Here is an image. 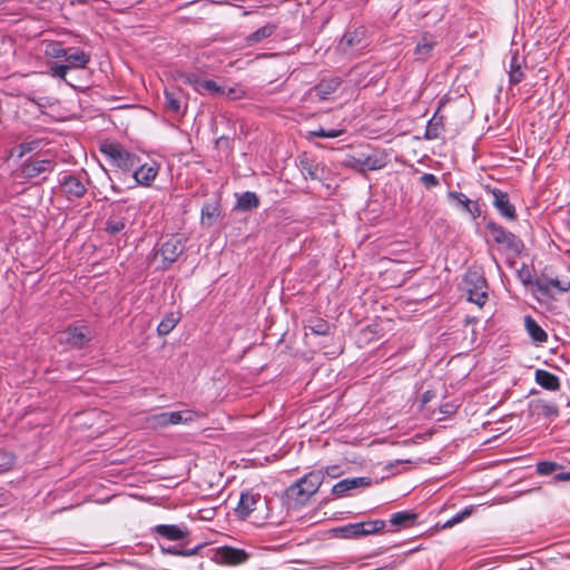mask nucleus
Returning a JSON list of instances; mask_svg holds the SVG:
<instances>
[{
    "label": "nucleus",
    "mask_w": 570,
    "mask_h": 570,
    "mask_svg": "<svg viewBox=\"0 0 570 570\" xmlns=\"http://www.w3.org/2000/svg\"><path fill=\"white\" fill-rule=\"evenodd\" d=\"M68 49L63 48L60 43L49 45L46 53L52 58H63L67 56Z\"/></svg>",
    "instance_id": "nucleus-38"
},
{
    "label": "nucleus",
    "mask_w": 570,
    "mask_h": 570,
    "mask_svg": "<svg viewBox=\"0 0 570 570\" xmlns=\"http://www.w3.org/2000/svg\"><path fill=\"white\" fill-rule=\"evenodd\" d=\"M125 222L122 219H109L106 224V232L110 235H116L125 228Z\"/></svg>",
    "instance_id": "nucleus-39"
},
{
    "label": "nucleus",
    "mask_w": 570,
    "mask_h": 570,
    "mask_svg": "<svg viewBox=\"0 0 570 570\" xmlns=\"http://www.w3.org/2000/svg\"><path fill=\"white\" fill-rule=\"evenodd\" d=\"M464 283L466 286L469 301L476 304L480 307L483 306L488 298V294L485 292V288H487L485 278L475 272L468 273L464 278Z\"/></svg>",
    "instance_id": "nucleus-6"
},
{
    "label": "nucleus",
    "mask_w": 570,
    "mask_h": 570,
    "mask_svg": "<svg viewBox=\"0 0 570 570\" xmlns=\"http://www.w3.org/2000/svg\"><path fill=\"white\" fill-rule=\"evenodd\" d=\"M324 481V472L321 470L312 471L302 479L293 483L287 489V495L299 502H305L314 495Z\"/></svg>",
    "instance_id": "nucleus-2"
},
{
    "label": "nucleus",
    "mask_w": 570,
    "mask_h": 570,
    "mask_svg": "<svg viewBox=\"0 0 570 570\" xmlns=\"http://www.w3.org/2000/svg\"><path fill=\"white\" fill-rule=\"evenodd\" d=\"M448 198L451 200H455L459 206L462 207V209L466 213H469L473 219L480 217L481 215V207L478 202L471 200L460 191H449Z\"/></svg>",
    "instance_id": "nucleus-16"
},
{
    "label": "nucleus",
    "mask_w": 570,
    "mask_h": 570,
    "mask_svg": "<svg viewBox=\"0 0 570 570\" xmlns=\"http://www.w3.org/2000/svg\"><path fill=\"white\" fill-rule=\"evenodd\" d=\"M65 341L75 348L83 347L91 338V331L85 326H69L65 332Z\"/></svg>",
    "instance_id": "nucleus-11"
},
{
    "label": "nucleus",
    "mask_w": 570,
    "mask_h": 570,
    "mask_svg": "<svg viewBox=\"0 0 570 570\" xmlns=\"http://www.w3.org/2000/svg\"><path fill=\"white\" fill-rule=\"evenodd\" d=\"M341 86L340 78L323 79L318 85L314 87L315 95L321 100H326L333 92H335Z\"/></svg>",
    "instance_id": "nucleus-22"
},
{
    "label": "nucleus",
    "mask_w": 570,
    "mask_h": 570,
    "mask_svg": "<svg viewBox=\"0 0 570 570\" xmlns=\"http://www.w3.org/2000/svg\"><path fill=\"white\" fill-rule=\"evenodd\" d=\"M556 481H570V472H561L554 475Z\"/></svg>",
    "instance_id": "nucleus-52"
},
{
    "label": "nucleus",
    "mask_w": 570,
    "mask_h": 570,
    "mask_svg": "<svg viewBox=\"0 0 570 570\" xmlns=\"http://www.w3.org/2000/svg\"><path fill=\"white\" fill-rule=\"evenodd\" d=\"M100 151L107 157L110 164L124 173H129L139 166V156L127 150L119 142H104Z\"/></svg>",
    "instance_id": "nucleus-1"
},
{
    "label": "nucleus",
    "mask_w": 570,
    "mask_h": 570,
    "mask_svg": "<svg viewBox=\"0 0 570 570\" xmlns=\"http://www.w3.org/2000/svg\"><path fill=\"white\" fill-rule=\"evenodd\" d=\"M198 92L200 95H205L206 92H209L212 95H225L226 94L224 88L218 86L215 81L207 80V79H202Z\"/></svg>",
    "instance_id": "nucleus-31"
},
{
    "label": "nucleus",
    "mask_w": 570,
    "mask_h": 570,
    "mask_svg": "<svg viewBox=\"0 0 570 570\" xmlns=\"http://www.w3.org/2000/svg\"><path fill=\"white\" fill-rule=\"evenodd\" d=\"M435 46V41L423 37L422 41L419 42L415 47V56L417 59L425 60L430 57L433 48Z\"/></svg>",
    "instance_id": "nucleus-30"
},
{
    "label": "nucleus",
    "mask_w": 570,
    "mask_h": 570,
    "mask_svg": "<svg viewBox=\"0 0 570 570\" xmlns=\"http://www.w3.org/2000/svg\"><path fill=\"white\" fill-rule=\"evenodd\" d=\"M442 130H443V124L441 122V120H436L435 117H433L428 122L424 136L426 139H430V140L436 139L440 137Z\"/></svg>",
    "instance_id": "nucleus-32"
},
{
    "label": "nucleus",
    "mask_w": 570,
    "mask_h": 570,
    "mask_svg": "<svg viewBox=\"0 0 570 570\" xmlns=\"http://www.w3.org/2000/svg\"><path fill=\"white\" fill-rule=\"evenodd\" d=\"M420 183L428 189L436 187L440 184L439 178L433 174H423L420 177Z\"/></svg>",
    "instance_id": "nucleus-44"
},
{
    "label": "nucleus",
    "mask_w": 570,
    "mask_h": 570,
    "mask_svg": "<svg viewBox=\"0 0 570 570\" xmlns=\"http://www.w3.org/2000/svg\"><path fill=\"white\" fill-rule=\"evenodd\" d=\"M524 326L530 337L537 343H544L548 340V334L531 316L524 317Z\"/></svg>",
    "instance_id": "nucleus-25"
},
{
    "label": "nucleus",
    "mask_w": 570,
    "mask_h": 570,
    "mask_svg": "<svg viewBox=\"0 0 570 570\" xmlns=\"http://www.w3.org/2000/svg\"><path fill=\"white\" fill-rule=\"evenodd\" d=\"M154 532L170 541L184 540L189 534L185 527L176 524H158L154 528Z\"/></svg>",
    "instance_id": "nucleus-17"
},
{
    "label": "nucleus",
    "mask_w": 570,
    "mask_h": 570,
    "mask_svg": "<svg viewBox=\"0 0 570 570\" xmlns=\"http://www.w3.org/2000/svg\"><path fill=\"white\" fill-rule=\"evenodd\" d=\"M325 132L326 130L323 129V128H318L317 130H312L309 131V135L313 136V137H321V138H325Z\"/></svg>",
    "instance_id": "nucleus-53"
},
{
    "label": "nucleus",
    "mask_w": 570,
    "mask_h": 570,
    "mask_svg": "<svg viewBox=\"0 0 570 570\" xmlns=\"http://www.w3.org/2000/svg\"><path fill=\"white\" fill-rule=\"evenodd\" d=\"M180 79L185 85L191 86L197 92L199 89V85L202 79L195 73H183L180 75Z\"/></svg>",
    "instance_id": "nucleus-42"
},
{
    "label": "nucleus",
    "mask_w": 570,
    "mask_h": 570,
    "mask_svg": "<svg viewBox=\"0 0 570 570\" xmlns=\"http://www.w3.org/2000/svg\"><path fill=\"white\" fill-rule=\"evenodd\" d=\"M370 484L371 480L364 476L344 479L333 485L332 493L336 497H342L351 490L368 487Z\"/></svg>",
    "instance_id": "nucleus-15"
},
{
    "label": "nucleus",
    "mask_w": 570,
    "mask_h": 570,
    "mask_svg": "<svg viewBox=\"0 0 570 570\" xmlns=\"http://www.w3.org/2000/svg\"><path fill=\"white\" fill-rule=\"evenodd\" d=\"M160 550L164 554H169V556H180L181 557V550L180 549H177L175 547H163L160 546Z\"/></svg>",
    "instance_id": "nucleus-47"
},
{
    "label": "nucleus",
    "mask_w": 570,
    "mask_h": 570,
    "mask_svg": "<svg viewBox=\"0 0 570 570\" xmlns=\"http://www.w3.org/2000/svg\"><path fill=\"white\" fill-rule=\"evenodd\" d=\"M261 505H266V499L263 498L259 493L246 491L240 494V499L235 512L240 519L245 520Z\"/></svg>",
    "instance_id": "nucleus-9"
},
{
    "label": "nucleus",
    "mask_w": 570,
    "mask_h": 570,
    "mask_svg": "<svg viewBox=\"0 0 570 570\" xmlns=\"http://www.w3.org/2000/svg\"><path fill=\"white\" fill-rule=\"evenodd\" d=\"M343 132L344 130L342 129H328L325 132V138H336L340 137Z\"/></svg>",
    "instance_id": "nucleus-51"
},
{
    "label": "nucleus",
    "mask_w": 570,
    "mask_h": 570,
    "mask_svg": "<svg viewBox=\"0 0 570 570\" xmlns=\"http://www.w3.org/2000/svg\"><path fill=\"white\" fill-rule=\"evenodd\" d=\"M235 90L234 89H229L228 92H227V96H232L234 95Z\"/></svg>",
    "instance_id": "nucleus-57"
},
{
    "label": "nucleus",
    "mask_w": 570,
    "mask_h": 570,
    "mask_svg": "<svg viewBox=\"0 0 570 570\" xmlns=\"http://www.w3.org/2000/svg\"><path fill=\"white\" fill-rule=\"evenodd\" d=\"M167 415H168V422H169V425L171 424H179L181 422H187L188 419H184L183 417V413L181 412H167Z\"/></svg>",
    "instance_id": "nucleus-46"
},
{
    "label": "nucleus",
    "mask_w": 570,
    "mask_h": 570,
    "mask_svg": "<svg viewBox=\"0 0 570 570\" xmlns=\"http://www.w3.org/2000/svg\"><path fill=\"white\" fill-rule=\"evenodd\" d=\"M523 65H524V58L519 55L518 51H514L510 59L509 65V82L511 85H518L523 80L524 73H523Z\"/></svg>",
    "instance_id": "nucleus-18"
},
{
    "label": "nucleus",
    "mask_w": 570,
    "mask_h": 570,
    "mask_svg": "<svg viewBox=\"0 0 570 570\" xmlns=\"http://www.w3.org/2000/svg\"><path fill=\"white\" fill-rule=\"evenodd\" d=\"M68 68L65 66V65H55V66H51L50 68V73L52 77H57V78H60L62 79L63 81H66V83L72 86L66 78L67 76V72H68Z\"/></svg>",
    "instance_id": "nucleus-43"
},
{
    "label": "nucleus",
    "mask_w": 570,
    "mask_h": 570,
    "mask_svg": "<svg viewBox=\"0 0 570 570\" xmlns=\"http://www.w3.org/2000/svg\"><path fill=\"white\" fill-rule=\"evenodd\" d=\"M540 412L544 416H558L559 409L558 405L553 402H543L540 404Z\"/></svg>",
    "instance_id": "nucleus-41"
},
{
    "label": "nucleus",
    "mask_w": 570,
    "mask_h": 570,
    "mask_svg": "<svg viewBox=\"0 0 570 570\" xmlns=\"http://www.w3.org/2000/svg\"><path fill=\"white\" fill-rule=\"evenodd\" d=\"M203 548V544H199L191 549L181 550V557H191L199 552V550Z\"/></svg>",
    "instance_id": "nucleus-49"
},
{
    "label": "nucleus",
    "mask_w": 570,
    "mask_h": 570,
    "mask_svg": "<svg viewBox=\"0 0 570 570\" xmlns=\"http://www.w3.org/2000/svg\"><path fill=\"white\" fill-rule=\"evenodd\" d=\"M385 521L371 520L357 523H350L344 527L334 529L336 535L344 539H357L364 535L374 534L383 530Z\"/></svg>",
    "instance_id": "nucleus-5"
},
{
    "label": "nucleus",
    "mask_w": 570,
    "mask_h": 570,
    "mask_svg": "<svg viewBox=\"0 0 570 570\" xmlns=\"http://www.w3.org/2000/svg\"><path fill=\"white\" fill-rule=\"evenodd\" d=\"M309 330L312 333L317 335H326L330 331V325L327 322L323 320H317L313 324L309 325Z\"/></svg>",
    "instance_id": "nucleus-40"
},
{
    "label": "nucleus",
    "mask_w": 570,
    "mask_h": 570,
    "mask_svg": "<svg viewBox=\"0 0 570 570\" xmlns=\"http://www.w3.org/2000/svg\"><path fill=\"white\" fill-rule=\"evenodd\" d=\"M472 512V509L471 508H465L462 512H460V514L462 515V518H466L471 514Z\"/></svg>",
    "instance_id": "nucleus-54"
},
{
    "label": "nucleus",
    "mask_w": 570,
    "mask_h": 570,
    "mask_svg": "<svg viewBox=\"0 0 570 570\" xmlns=\"http://www.w3.org/2000/svg\"><path fill=\"white\" fill-rule=\"evenodd\" d=\"M361 42V39L357 37V33L353 32H346L338 45V48L343 52H347L348 49L353 48L354 46H357Z\"/></svg>",
    "instance_id": "nucleus-33"
},
{
    "label": "nucleus",
    "mask_w": 570,
    "mask_h": 570,
    "mask_svg": "<svg viewBox=\"0 0 570 570\" xmlns=\"http://www.w3.org/2000/svg\"><path fill=\"white\" fill-rule=\"evenodd\" d=\"M416 514L410 511H400L392 514L390 522L394 527H409L416 520Z\"/></svg>",
    "instance_id": "nucleus-26"
},
{
    "label": "nucleus",
    "mask_w": 570,
    "mask_h": 570,
    "mask_svg": "<svg viewBox=\"0 0 570 570\" xmlns=\"http://www.w3.org/2000/svg\"><path fill=\"white\" fill-rule=\"evenodd\" d=\"M299 167L305 178L321 179L323 168L315 160L304 156L299 160Z\"/></svg>",
    "instance_id": "nucleus-23"
},
{
    "label": "nucleus",
    "mask_w": 570,
    "mask_h": 570,
    "mask_svg": "<svg viewBox=\"0 0 570 570\" xmlns=\"http://www.w3.org/2000/svg\"><path fill=\"white\" fill-rule=\"evenodd\" d=\"M184 249L185 245L183 240L178 237H173L163 244L160 248V254L164 261L171 264L178 259V257L183 254Z\"/></svg>",
    "instance_id": "nucleus-14"
},
{
    "label": "nucleus",
    "mask_w": 570,
    "mask_h": 570,
    "mask_svg": "<svg viewBox=\"0 0 570 570\" xmlns=\"http://www.w3.org/2000/svg\"><path fill=\"white\" fill-rule=\"evenodd\" d=\"M560 468L559 464L551 461H541L537 464V472L540 475H550Z\"/></svg>",
    "instance_id": "nucleus-35"
},
{
    "label": "nucleus",
    "mask_w": 570,
    "mask_h": 570,
    "mask_svg": "<svg viewBox=\"0 0 570 570\" xmlns=\"http://www.w3.org/2000/svg\"><path fill=\"white\" fill-rule=\"evenodd\" d=\"M55 163L50 159L30 158L22 165V173L28 178H33L41 173L51 171Z\"/></svg>",
    "instance_id": "nucleus-12"
},
{
    "label": "nucleus",
    "mask_w": 570,
    "mask_h": 570,
    "mask_svg": "<svg viewBox=\"0 0 570 570\" xmlns=\"http://www.w3.org/2000/svg\"><path fill=\"white\" fill-rule=\"evenodd\" d=\"M132 171L135 181L140 186H150L158 174V167L155 164H142L139 159V166Z\"/></svg>",
    "instance_id": "nucleus-13"
},
{
    "label": "nucleus",
    "mask_w": 570,
    "mask_h": 570,
    "mask_svg": "<svg viewBox=\"0 0 570 570\" xmlns=\"http://www.w3.org/2000/svg\"><path fill=\"white\" fill-rule=\"evenodd\" d=\"M522 282L524 284H533L534 283V282L531 281L529 273L527 274V276H524V277L522 276Z\"/></svg>",
    "instance_id": "nucleus-55"
},
{
    "label": "nucleus",
    "mask_w": 570,
    "mask_h": 570,
    "mask_svg": "<svg viewBox=\"0 0 570 570\" xmlns=\"http://www.w3.org/2000/svg\"><path fill=\"white\" fill-rule=\"evenodd\" d=\"M533 286L542 295L550 296L554 293L562 294L570 291V279L559 276L549 277L548 275L542 274L534 281Z\"/></svg>",
    "instance_id": "nucleus-8"
},
{
    "label": "nucleus",
    "mask_w": 570,
    "mask_h": 570,
    "mask_svg": "<svg viewBox=\"0 0 570 570\" xmlns=\"http://www.w3.org/2000/svg\"><path fill=\"white\" fill-rule=\"evenodd\" d=\"M489 191L493 197V206L500 215L509 220H514L517 218V210L514 205L510 203L508 194L498 188L489 189Z\"/></svg>",
    "instance_id": "nucleus-10"
},
{
    "label": "nucleus",
    "mask_w": 570,
    "mask_h": 570,
    "mask_svg": "<svg viewBox=\"0 0 570 570\" xmlns=\"http://www.w3.org/2000/svg\"><path fill=\"white\" fill-rule=\"evenodd\" d=\"M39 146L38 140L26 141L19 145V157H23L26 154L33 151Z\"/></svg>",
    "instance_id": "nucleus-45"
},
{
    "label": "nucleus",
    "mask_w": 570,
    "mask_h": 570,
    "mask_svg": "<svg viewBox=\"0 0 570 570\" xmlns=\"http://www.w3.org/2000/svg\"><path fill=\"white\" fill-rule=\"evenodd\" d=\"M61 186L69 198H80L86 193V186L76 176H65L61 180Z\"/></svg>",
    "instance_id": "nucleus-19"
},
{
    "label": "nucleus",
    "mask_w": 570,
    "mask_h": 570,
    "mask_svg": "<svg viewBox=\"0 0 570 570\" xmlns=\"http://www.w3.org/2000/svg\"><path fill=\"white\" fill-rule=\"evenodd\" d=\"M325 473L331 478H338L341 475V470L340 466L332 465L326 468Z\"/></svg>",
    "instance_id": "nucleus-48"
},
{
    "label": "nucleus",
    "mask_w": 570,
    "mask_h": 570,
    "mask_svg": "<svg viewBox=\"0 0 570 570\" xmlns=\"http://www.w3.org/2000/svg\"><path fill=\"white\" fill-rule=\"evenodd\" d=\"M217 208L212 204H205L202 208V223L212 225L214 217L216 216Z\"/></svg>",
    "instance_id": "nucleus-36"
},
{
    "label": "nucleus",
    "mask_w": 570,
    "mask_h": 570,
    "mask_svg": "<svg viewBox=\"0 0 570 570\" xmlns=\"http://www.w3.org/2000/svg\"><path fill=\"white\" fill-rule=\"evenodd\" d=\"M249 554L244 550L230 546L218 547L213 556V561L223 566H239L245 563Z\"/></svg>",
    "instance_id": "nucleus-7"
},
{
    "label": "nucleus",
    "mask_w": 570,
    "mask_h": 570,
    "mask_svg": "<svg viewBox=\"0 0 570 570\" xmlns=\"http://www.w3.org/2000/svg\"><path fill=\"white\" fill-rule=\"evenodd\" d=\"M14 456L6 451H0V473H3L12 468Z\"/></svg>",
    "instance_id": "nucleus-37"
},
{
    "label": "nucleus",
    "mask_w": 570,
    "mask_h": 570,
    "mask_svg": "<svg viewBox=\"0 0 570 570\" xmlns=\"http://www.w3.org/2000/svg\"><path fill=\"white\" fill-rule=\"evenodd\" d=\"M430 397H431L430 392H429V391H428V392H425V393L423 394V399H422L423 403L429 402V401H430Z\"/></svg>",
    "instance_id": "nucleus-56"
},
{
    "label": "nucleus",
    "mask_w": 570,
    "mask_h": 570,
    "mask_svg": "<svg viewBox=\"0 0 570 570\" xmlns=\"http://www.w3.org/2000/svg\"><path fill=\"white\" fill-rule=\"evenodd\" d=\"M8 0H0V6L7 2Z\"/></svg>",
    "instance_id": "nucleus-58"
},
{
    "label": "nucleus",
    "mask_w": 570,
    "mask_h": 570,
    "mask_svg": "<svg viewBox=\"0 0 570 570\" xmlns=\"http://www.w3.org/2000/svg\"><path fill=\"white\" fill-rule=\"evenodd\" d=\"M386 156L381 151L347 156L343 161L345 167L358 173L381 169L386 166Z\"/></svg>",
    "instance_id": "nucleus-4"
},
{
    "label": "nucleus",
    "mask_w": 570,
    "mask_h": 570,
    "mask_svg": "<svg viewBox=\"0 0 570 570\" xmlns=\"http://www.w3.org/2000/svg\"><path fill=\"white\" fill-rule=\"evenodd\" d=\"M259 205V199L255 193L252 191H245L242 194V196L238 198L237 207L240 210H250L254 208H257Z\"/></svg>",
    "instance_id": "nucleus-27"
},
{
    "label": "nucleus",
    "mask_w": 570,
    "mask_h": 570,
    "mask_svg": "<svg viewBox=\"0 0 570 570\" xmlns=\"http://www.w3.org/2000/svg\"><path fill=\"white\" fill-rule=\"evenodd\" d=\"M464 520L460 513H456L454 517H452L450 520H448L444 524V528L453 527L454 524L461 522Z\"/></svg>",
    "instance_id": "nucleus-50"
},
{
    "label": "nucleus",
    "mask_w": 570,
    "mask_h": 570,
    "mask_svg": "<svg viewBox=\"0 0 570 570\" xmlns=\"http://www.w3.org/2000/svg\"><path fill=\"white\" fill-rule=\"evenodd\" d=\"M66 63H63L68 70L70 69H79L86 68V66L90 61V55L85 52L83 50H75L71 51L68 49L67 56L65 57Z\"/></svg>",
    "instance_id": "nucleus-20"
},
{
    "label": "nucleus",
    "mask_w": 570,
    "mask_h": 570,
    "mask_svg": "<svg viewBox=\"0 0 570 570\" xmlns=\"http://www.w3.org/2000/svg\"><path fill=\"white\" fill-rule=\"evenodd\" d=\"M485 229L490 234L493 242L500 245L505 252L514 256H519L524 249L522 239L512 232L504 228L502 225L489 220L485 224Z\"/></svg>",
    "instance_id": "nucleus-3"
},
{
    "label": "nucleus",
    "mask_w": 570,
    "mask_h": 570,
    "mask_svg": "<svg viewBox=\"0 0 570 570\" xmlns=\"http://www.w3.org/2000/svg\"><path fill=\"white\" fill-rule=\"evenodd\" d=\"M534 379L537 384L548 391H558L561 385L559 377L546 370H537Z\"/></svg>",
    "instance_id": "nucleus-21"
},
{
    "label": "nucleus",
    "mask_w": 570,
    "mask_h": 570,
    "mask_svg": "<svg viewBox=\"0 0 570 570\" xmlns=\"http://www.w3.org/2000/svg\"><path fill=\"white\" fill-rule=\"evenodd\" d=\"M149 428L158 429L166 428L169 425L167 412L154 414L146 420Z\"/></svg>",
    "instance_id": "nucleus-34"
},
{
    "label": "nucleus",
    "mask_w": 570,
    "mask_h": 570,
    "mask_svg": "<svg viewBox=\"0 0 570 570\" xmlns=\"http://www.w3.org/2000/svg\"><path fill=\"white\" fill-rule=\"evenodd\" d=\"M165 95V106L166 108L174 112V114H184V111H181V104H180V97H179V92H175V91H169V90H165L164 92Z\"/></svg>",
    "instance_id": "nucleus-29"
},
{
    "label": "nucleus",
    "mask_w": 570,
    "mask_h": 570,
    "mask_svg": "<svg viewBox=\"0 0 570 570\" xmlns=\"http://www.w3.org/2000/svg\"><path fill=\"white\" fill-rule=\"evenodd\" d=\"M277 29V26L275 23H267L261 28H258L256 31L252 32L250 35H248L246 37V43L248 46H254L267 38H269L271 36L274 35V32L276 31Z\"/></svg>",
    "instance_id": "nucleus-24"
},
{
    "label": "nucleus",
    "mask_w": 570,
    "mask_h": 570,
    "mask_svg": "<svg viewBox=\"0 0 570 570\" xmlns=\"http://www.w3.org/2000/svg\"><path fill=\"white\" fill-rule=\"evenodd\" d=\"M179 317L175 313L167 314L158 324L157 332L160 336L169 334L178 324Z\"/></svg>",
    "instance_id": "nucleus-28"
}]
</instances>
